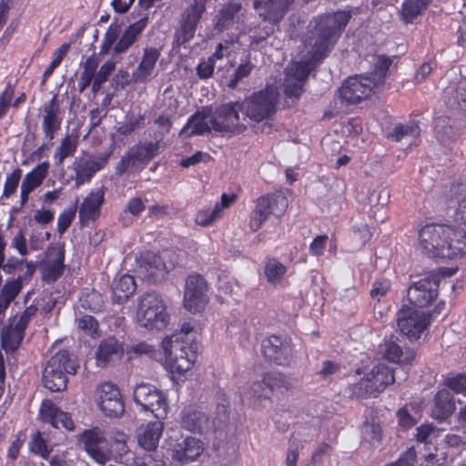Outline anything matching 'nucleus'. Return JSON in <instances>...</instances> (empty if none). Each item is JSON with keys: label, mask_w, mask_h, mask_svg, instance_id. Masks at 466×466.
<instances>
[{"label": "nucleus", "mask_w": 466, "mask_h": 466, "mask_svg": "<svg viewBox=\"0 0 466 466\" xmlns=\"http://www.w3.org/2000/svg\"><path fill=\"white\" fill-rule=\"evenodd\" d=\"M218 416L216 419H210L209 416L202 410H186L183 411L181 425L187 431L207 433L222 428L228 421V407L224 404L217 408Z\"/></svg>", "instance_id": "8"}, {"label": "nucleus", "mask_w": 466, "mask_h": 466, "mask_svg": "<svg viewBox=\"0 0 466 466\" xmlns=\"http://www.w3.org/2000/svg\"><path fill=\"white\" fill-rule=\"evenodd\" d=\"M429 5V0H405L401 4L400 16L405 24H412Z\"/></svg>", "instance_id": "38"}, {"label": "nucleus", "mask_w": 466, "mask_h": 466, "mask_svg": "<svg viewBox=\"0 0 466 466\" xmlns=\"http://www.w3.org/2000/svg\"><path fill=\"white\" fill-rule=\"evenodd\" d=\"M23 288V278L6 280L0 291V308L6 309Z\"/></svg>", "instance_id": "40"}, {"label": "nucleus", "mask_w": 466, "mask_h": 466, "mask_svg": "<svg viewBox=\"0 0 466 466\" xmlns=\"http://www.w3.org/2000/svg\"><path fill=\"white\" fill-rule=\"evenodd\" d=\"M239 111L237 102L221 105L209 119L211 128L228 137L242 133L246 127L239 123Z\"/></svg>", "instance_id": "11"}, {"label": "nucleus", "mask_w": 466, "mask_h": 466, "mask_svg": "<svg viewBox=\"0 0 466 466\" xmlns=\"http://www.w3.org/2000/svg\"><path fill=\"white\" fill-rule=\"evenodd\" d=\"M208 283L201 275H189L184 289V308L192 313L204 310L208 302Z\"/></svg>", "instance_id": "13"}, {"label": "nucleus", "mask_w": 466, "mask_h": 466, "mask_svg": "<svg viewBox=\"0 0 466 466\" xmlns=\"http://www.w3.org/2000/svg\"><path fill=\"white\" fill-rule=\"evenodd\" d=\"M351 18L350 11H337L320 15L313 19L314 38L309 51V61L290 63L285 72L283 83L284 93L288 96L299 97L303 83L309 75L311 68L320 63L337 43Z\"/></svg>", "instance_id": "1"}, {"label": "nucleus", "mask_w": 466, "mask_h": 466, "mask_svg": "<svg viewBox=\"0 0 466 466\" xmlns=\"http://www.w3.org/2000/svg\"><path fill=\"white\" fill-rule=\"evenodd\" d=\"M21 176L22 169L19 167L6 175L2 194L3 198H9L16 191Z\"/></svg>", "instance_id": "49"}, {"label": "nucleus", "mask_w": 466, "mask_h": 466, "mask_svg": "<svg viewBox=\"0 0 466 466\" xmlns=\"http://www.w3.org/2000/svg\"><path fill=\"white\" fill-rule=\"evenodd\" d=\"M380 350L383 357L391 362L400 363L409 360L407 357L403 359V351L400 346L391 340L385 341V343L381 345Z\"/></svg>", "instance_id": "47"}, {"label": "nucleus", "mask_w": 466, "mask_h": 466, "mask_svg": "<svg viewBox=\"0 0 466 466\" xmlns=\"http://www.w3.org/2000/svg\"><path fill=\"white\" fill-rule=\"evenodd\" d=\"M288 208V199L281 194H268L258 198L252 210L249 228L258 231L269 215L280 217Z\"/></svg>", "instance_id": "10"}, {"label": "nucleus", "mask_w": 466, "mask_h": 466, "mask_svg": "<svg viewBox=\"0 0 466 466\" xmlns=\"http://www.w3.org/2000/svg\"><path fill=\"white\" fill-rule=\"evenodd\" d=\"M165 364L174 379L182 380L197 360V346L193 340H182L180 335H171L162 340Z\"/></svg>", "instance_id": "3"}, {"label": "nucleus", "mask_w": 466, "mask_h": 466, "mask_svg": "<svg viewBox=\"0 0 466 466\" xmlns=\"http://www.w3.org/2000/svg\"><path fill=\"white\" fill-rule=\"evenodd\" d=\"M420 134L419 126L415 122H410L406 125H397L393 128L391 137L396 141H400L404 137L410 136L412 137H418Z\"/></svg>", "instance_id": "50"}, {"label": "nucleus", "mask_w": 466, "mask_h": 466, "mask_svg": "<svg viewBox=\"0 0 466 466\" xmlns=\"http://www.w3.org/2000/svg\"><path fill=\"white\" fill-rule=\"evenodd\" d=\"M396 371L385 364L375 365L370 373L358 383L350 386L352 395L357 398L375 397L379 392L395 382Z\"/></svg>", "instance_id": "7"}, {"label": "nucleus", "mask_w": 466, "mask_h": 466, "mask_svg": "<svg viewBox=\"0 0 466 466\" xmlns=\"http://www.w3.org/2000/svg\"><path fill=\"white\" fill-rule=\"evenodd\" d=\"M328 238L327 235H319L314 238L309 244L310 254L316 257L323 255Z\"/></svg>", "instance_id": "62"}, {"label": "nucleus", "mask_w": 466, "mask_h": 466, "mask_svg": "<svg viewBox=\"0 0 466 466\" xmlns=\"http://www.w3.org/2000/svg\"><path fill=\"white\" fill-rule=\"evenodd\" d=\"M391 65V60L386 56H379L376 63V72L369 75L378 83V86L384 83L386 72Z\"/></svg>", "instance_id": "53"}, {"label": "nucleus", "mask_w": 466, "mask_h": 466, "mask_svg": "<svg viewBox=\"0 0 466 466\" xmlns=\"http://www.w3.org/2000/svg\"><path fill=\"white\" fill-rule=\"evenodd\" d=\"M10 247L17 250L21 256H25L28 253L26 246V239L23 230H19L13 238Z\"/></svg>", "instance_id": "64"}, {"label": "nucleus", "mask_w": 466, "mask_h": 466, "mask_svg": "<svg viewBox=\"0 0 466 466\" xmlns=\"http://www.w3.org/2000/svg\"><path fill=\"white\" fill-rule=\"evenodd\" d=\"M293 0H255L254 8L259 17L271 24L279 23Z\"/></svg>", "instance_id": "27"}, {"label": "nucleus", "mask_w": 466, "mask_h": 466, "mask_svg": "<svg viewBox=\"0 0 466 466\" xmlns=\"http://www.w3.org/2000/svg\"><path fill=\"white\" fill-rule=\"evenodd\" d=\"M137 272L142 279L157 280L171 268L164 261V257H161L152 251H145L140 253L137 258Z\"/></svg>", "instance_id": "24"}, {"label": "nucleus", "mask_w": 466, "mask_h": 466, "mask_svg": "<svg viewBox=\"0 0 466 466\" xmlns=\"http://www.w3.org/2000/svg\"><path fill=\"white\" fill-rule=\"evenodd\" d=\"M39 417L43 422L56 429L74 431L75 423L71 416L58 409L51 400H45L39 410Z\"/></svg>", "instance_id": "26"}, {"label": "nucleus", "mask_w": 466, "mask_h": 466, "mask_svg": "<svg viewBox=\"0 0 466 466\" xmlns=\"http://www.w3.org/2000/svg\"><path fill=\"white\" fill-rule=\"evenodd\" d=\"M209 113L203 111H198L192 115L184 127L181 129L180 134L188 137L191 136H201L210 130V122L208 119Z\"/></svg>", "instance_id": "36"}, {"label": "nucleus", "mask_w": 466, "mask_h": 466, "mask_svg": "<svg viewBox=\"0 0 466 466\" xmlns=\"http://www.w3.org/2000/svg\"><path fill=\"white\" fill-rule=\"evenodd\" d=\"M362 439L372 444H378L381 440V427L379 422L373 419L371 420H365L361 427Z\"/></svg>", "instance_id": "45"}, {"label": "nucleus", "mask_w": 466, "mask_h": 466, "mask_svg": "<svg viewBox=\"0 0 466 466\" xmlns=\"http://www.w3.org/2000/svg\"><path fill=\"white\" fill-rule=\"evenodd\" d=\"M124 344L115 337L102 339L96 352V359L99 366L119 360L124 355Z\"/></svg>", "instance_id": "30"}, {"label": "nucleus", "mask_w": 466, "mask_h": 466, "mask_svg": "<svg viewBox=\"0 0 466 466\" xmlns=\"http://www.w3.org/2000/svg\"><path fill=\"white\" fill-rule=\"evenodd\" d=\"M419 245L429 257L461 258L466 254V231L445 224H427L419 232Z\"/></svg>", "instance_id": "2"}, {"label": "nucleus", "mask_w": 466, "mask_h": 466, "mask_svg": "<svg viewBox=\"0 0 466 466\" xmlns=\"http://www.w3.org/2000/svg\"><path fill=\"white\" fill-rule=\"evenodd\" d=\"M78 146V136L66 134L54 153V160L56 166H61L66 157L74 156Z\"/></svg>", "instance_id": "39"}, {"label": "nucleus", "mask_w": 466, "mask_h": 466, "mask_svg": "<svg viewBox=\"0 0 466 466\" xmlns=\"http://www.w3.org/2000/svg\"><path fill=\"white\" fill-rule=\"evenodd\" d=\"M67 47L68 46L66 45H64L56 51L50 65L44 71V74H43L44 81H46L53 74L54 70L61 64L63 57L66 53Z\"/></svg>", "instance_id": "60"}, {"label": "nucleus", "mask_w": 466, "mask_h": 466, "mask_svg": "<svg viewBox=\"0 0 466 466\" xmlns=\"http://www.w3.org/2000/svg\"><path fill=\"white\" fill-rule=\"evenodd\" d=\"M206 11L204 0H194L187 7L180 22V27L176 31V40L179 45L190 41L196 33L197 25Z\"/></svg>", "instance_id": "21"}, {"label": "nucleus", "mask_w": 466, "mask_h": 466, "mask_svg": "<svg viewBox=\"0 0 466 466\" xmlns=\"http://www.w3.org/2000/svg\"><path fill=\"white\" fill-rule=\"evenodd\" d=\"M127 436L123 432H117L113 440V447L116 451V461H121V458L129 451L127 443Z\"/></svg>", "instance_id": "55"}, {"label": "nucleus", "mask_w": 466, "mask_h": 466, "mask_svg": "<svg viewBox=\"0 0 466 466\" xmlns=\"http://www.w3.org/2000/svg\"><path fill=\"white\" fill-rule=\"evenodd\" d=\"M452 394L446 389L440 390L433 400L431 416L438 420H444L455 410Z\"/></svg>", "instance_id": "34"}, {"label": "nucleus", "mask_w": 466, "mask_h": 466, "mask_svg": "<svg viewBox=\"0 0 466 466\" xmlns=\"http://www.w3.org/2000/svg\"><path fill=\"white\" fill-rule=\"evenodd\" d=\"M215 68L213 57L201 61L197 66V74L201 79H207L212 76Z\"/></svg>", "instance_id": "61"}, {"label": "nucleus", "mask_w": 466, "mask_h": 466, "mask_svg": "<svg viewBox=\"0 0 466 466\" xmlns=\"http://www.w3.org/2000/svg\"><path fill=\"white\" fill-rule=\"evenodd\" d=\"M25 332L18 329L17 327L10 326L7 328L1 336L2 347L6 352H14L20 346Z\"/></svg>", "instance_id": "41"}, {"label": "nucleus", "mask_w": 466, "mask_h": 466, "mask_svg": "<svg viewBox=\"0 0 466 466\" xmlns=\"http://www.w3.org/2000/svg\"><path fill=\"white\" fill-rule=\"evenodd\" d=\"M75 210L68 209L63 211L57 218V231L63 234L71 225L75 218Z\"/></svg>", "instance_id": "63"}, {"label": "nucleus", "mask_w": 466, "mask_h": 466, "mask_svg": "<svg viewBox=\"0 0 466 466\" xmlns=\"http://www.w3.org/2000/svg\"><path fill=\"white\" fill-rule=\"evenodd\" d=\"M78 328L83 330L86 335L94 337L97 335L98 323L96 319L90 316L85 315L76 319Z\"/></svg>", "instance_id": "54"}, {"label": "nucleus", "mask_w": 466, "mask_h": 466, "mask_svg": "<svg viewBox=\"0 0 466 466\" xmlns=\"http://www.w3.org/2000/svg\"><path fill=\"white\" fill-rule=\"evenodd\" d=\"M98 64L99 62L95 56H90L86 59L83 72L81 73L78 81V88L80 92L86 90L95 79Z\"/></svg>", "instance_id": "42"}, {"label": "nucleus", "mask_w": 466, "mask_h": 466, "mask_svg": "<svg viewBox=\"0 0 466 466\" xmlns=\"http://www.w3.org/2000/svg\"><path fill=\"white\" fill-rule=\"evenodd\" d=\"M28 449L32 453L45 460L49 457L52 451V447L47 445L40 431L32 434L31 440L28 442Z\"/></svg>", "instance_id": "44"}, {"label": "nucleus", "mask_w": 466, "mask_h": 466, "mask_svg": "<svg viewBox=\"0 0 466 466\" xmlns=\"http://www.w3.org/2000/svg\"><path fill=\"white\" fill-rule=\"evenodd\" d=\"M264 357L278 365H289L293 359V348L290 339L271 335L265 338L261 343Z\"/></svg>", "instance_id": "18"}, {"label": "nucleus", "mask_w": 466, "mask_h": 466, "mask_svg": "<svg viewBox=\"0 0 466 466\" xmlns=\"http://www.w3.org/2000/svg\"><path fill=\"white\" fill-rule=\"evenodd\" d=\"M204 447L199 440L187 437L177 442L172 449V458L179 462L187 463L197 460L203 452Z\"/></svg>", "instance_id": "31"}, {"label": "nucleus", "mask_w": 466, "mask_h": 466, "mask_svg": "<svg viewBox=\"0 0 466 466\" xmlns=\"http://www.w3.org/2000/svg\"><path fill=\"white\" fill-rule=\"evenodd\" d=\"M82 306L92 311L99 310L102 306V297L96 291L88 292L85 297L81 298Z\"/></svg>", "instance_id": "58"}, {"label": "nucleus", "mask_w": 466, "mask_h": 466, "mask_svg": "<svg viewBox=\"0 0 466 466\" xmlns=\"http://www.w3.org/2000/svg\"><path fill=\"white\" fill-rule=\"evenodd\" d=\"M158 153V143H146L133 147L125 154L117 166L116 171L122 175L133 167L148 164Z\"/></svg>", "instance_id": "20"}, {"label": "nucleus", "mask_w": 466, "mask_h": 466, "mask_svg": "<svg viewBox=\"0 0 466 466\" xmlns=\"http://www.w3.org/2000/svg\"><path fill=\"white\" fill-rule=\"evenodd\" d=\"M285 380L279 373L269 372L264 374L262 380L253 381L244 392L243 398L246 400L253 401L268 400L272 396L275 388L284 386Z\"/></svg>", "instance_id": "22"}, {"label": "nucleus", "mask_w": 466, "mask_h": 466, "mask_svg": "<svg viewBox=\"0 0 466 466\" xmlns=\"http://www.w3.org/2000/svg\"><path fill=\"white\" fill-rule=\"evenodd\" d=\"M105 192L103 189L92 190L80 204L79 218L82 224H88L95 220L100 214V207L104 202Z\"/></svg>", "instance_id": "32"}, {"label": "nucleus", "mask_w": 466, "mask_h": 466, "mask_svg": "<svg viewBox=\"0 0 466 466\" xmlns=\"http://www.w3.org/2000/svg\"><path fill=\"white\" fill-rule=\"evenodd\" d=\"M65 250L62 248H50L46 258L40 264V270L43 280L48 283L57 280L65 268Z\"/></svg>", "instance_id": "25"}, {"label": "nucleus", "mask_w": 466, "mask_h": 466, "mask_svg": "<svg viewBox=\"0 0 466 466\" xmlns=\"http://www.w3.org/2000/svg\"><path fill=\"white\" fill-rule=\"evenodd\" d=\"M106 441V434L99 427L85 430L77 437L79 445L99 464H105L110 460V452L103 447Z\"/></svg>", "instance_id": "17"}, {"label": "nucleus", "mask_w": 466, "mask_h": 466, "mask_svg": "<svg viewBox=\"0 0 466 466\" xmlns=\"http://www.w3.org/2000/svg\"><path fill=\"white\" fill-rule=\"evenodd\" d=\"M390 289V282L388 279H377L370 289V297L372 299L380 301Z\"/></svg>", "instance_id": "56"}, {"label": "nucleus", "mask_w": 466, "mask_h": 466, "mask_svg": "<svg viewBox=\"0 0 466 466\" xmlns=\"http://www.w3.org/2000/svg\"><path fill=\"white\" fill-rule=\"evenodd\" d=\"M96 401L100 410L110 418L123 415L125 405L119 389L113 383L105 382L96 390Z\"/></svg>", "instance_id": "16"}, {"label": "nucleus", "mask_w": 466, "mask_h": 466, "mask_svg": "<svg viewBox=\"0 0 466 466\" xmlns=\"http://www.w3.org/2000/svg\"><path fill=\"white\" fill-rule=\"evenodd\" d=\"M279 91L273 86L253 93L241 102H237L239 110L250 123L269 121L277 112Z\"/></svg>", "instance_id": "4"}, {"label": "nucleus", "mask_w": 466, "mask_h": 466, "mask_svg": "<svg viewBox=\"0 0 466 466\" xmlns=\"http://www.w3.org/2000/svg\"><path fill=\"white\" fill-rule=\"evenodd\" d=\"M264 272L268 282L278 285L281 283L287 272V267L278 259L271 258L267 260Z\"/></svg>", "instance_id": "43"}, {"label": "nucleus", "mask_w": 466, "mask_h": 466, "mask_svg": "<svg viewBox=\"0 0 466 466\" xmlns=\"http://www.w3.org/2000/svg\"><path fill=\"white\" fill-rule=\"evenodd\" d=\"M378 87V83L369 76L349 77L341 86L339 95L349 104H358L368 98Z\"/></svg>", "instance_id": "14"}, {"label": "nucleus", "mask_w": 466, "mask_h": 466, "mask_svg": "<svg viewBox=\"0 0 466 466\" xmlns=\"http://www.w3.org/2000/svg\"><path fill=\"white\" fill-rule=\"evenodd\" d=\"M163 432V424L160 421L149 422L137 430V441L140 447L147 451L157 449Z\"/></svg>", "instance_id": "33"}, {"label": "nucleus", "mask_w": 466, "mask_h": 466, "mask_svg": "<svg viewBox=\"0 0 466 466\" xmlns=\"http://www.w3.org/2000/svg\"><path fill=\"white\" fill-rule=\"evenodd\" d=\"M133 400L141 410L150 411L156 418L166 417L168 403L165 394L150 383L141 382L133 390Z\"/></svg>", "instance_id": "9"}, {"label": "nucleus", "mask_w": 466, "mask_h": 466, "mask_svg": "<svg viewBox=\"0 0 466 466\" xmlns=\"http://www.w3.org/2000/svg\"><path fill=\"white\" fill-rule=\"evenodd\" d=\"M439 282L440 277L432 272L413 282L408 289V298L412 306L428 307L438 296Z\"/></svg>", "instance_id": "15"}, {"label": "nucleus", "mask_w": 466, "mask_h": 466, "mask_svg": "<svg viewBox=\"0 0 466 466\" xmlns=\"http://www.w3.org/2000/svg\"><path fill=\"white\" fill-rule=\"evenodd\" d=\"M77 368L76 360L68 350H58L48 360L43 370L44 386L53 392L66 390L67 375L76 374Z\"/></svg>", "instance_id": "5"}, {"label": "nucleus", "mask_w": 466, "mask_h": 466, "mask_svg": "<svg viewBox=\"0 0 466 466\" xmlns=\"http://www.w3.org/2000/svg\"><path fill=\"white\" fill-rule=\"evenodd\" d=\"M110 154L98 156L87 155L82 157H76L73 163L75 171V186L76 187L88 183L96 172L103 169L109 158Z\"/></svg>", "instance_id": "19"}, {"label": "nucleus", "mask_w": 466, "mask_h": 466, "mask_svg": "<svg viewBox=\"0 0 466 466\" xmlns=\"http://www.w3.org/2000/svg\"><path fill=\"white\" fill-rule=\"evenodd\" d=\"M144 120L145 117L143 115L130 116L127 118V120L118 127L117 131L121 135H129L139 126H141Z\"/></svg>", "instance_id": "57"}, {"label": "nucleus", "mask_w": 466, "mask_h": 466, "mask_svg": "<svg viewBox=\"0 0 466 466\" xmlns=\"http://www.w3.org/2000/svg\"><path fill=\"white\" fill-rule=\"evenodd\" d=\"M431 322L430 315L414 306H403L397 312V326L401 334L417 339Z\"/></svg>", "instance_id": "12"}, {"label": "nucleus", "mask_w": 466, "mask_h": 466, "mask_svg": "<svg viewBox=\"0 0 466 466\" xmlns=\"http://www.w3.org/2000/svg\"><path fill=\"white\" fill-rule=\"evenodd\" d=\"M242 8L239 3H228L224 5L217 15L215 29L222 32L233 25L238 21V14Z\"/></svg>", "instance_id": "37"}, {"label": "nucleus", "mask_w": 466, "mask_h": 466, "mask_svg": "<svg viewBox=\"0 0 466 466\" xmlns=\"http://www.w3.org/2000/svg\"><path fill=\"white\" fill-rule=\"evenodd\" d=\"M253 69V65L249 61L240 63L228 83L229 88H236L238 83L248 76Z\"/></svg>", "instance_id": "51"}, {"label": "nucleus", "mask_w": 466, "mask_h": 466, "mask_svg": "<svg viewBox=\"0 0 466 466\" xmlns=\"http://www.w3.org/2000/svg\"><path fill=\"white\" fill-rule=\"evenodd\" d=\"M136 283L132 276L123 275L115 279L111 285L112 299L114 303L122 305L136 291Z\"/></svg>", "instance_id": "35"}, {"label": "nucleus", "mask_w": 466, "mask_h": 466, "mask_svg": "<svg viewBox=\"0 0 466 466\" xmlns=\"http://www.w3.org/2000/svg\"><path fill=\"white\" fill-rule=\"evenodd\" d=\"M443 445L452 456H458L466 450V440L461 435L448 433L443 439Z\"/></svg>", "instance_id": "46"}, {"label": "nucleus", "mask_w": 466, "mask_h": 466, "mask_svg": "<svg viewBox=\"0 0 466 466\" xmlns=\"http://www.w3.org/2000/svg\"><path fill=\"white\" fill-rule=\"evenodd\" d=\"M15 89L11 83H8L3 91V93L0 95V118H2L7 112L11 101L14 96Z\"/></svg>", "instance_id": "59"}, {"label": "nucleus", "mask_w": 466, "mask_h": 466, "mask_svg": "<svg viewBox=\"0 0 466 466\" xmlns=\"http://www.w3.org/2000/svg\"><path fill=\"white\" fill-rule=\"evenodd\" d=\"M41 128L45 137L52 141L56 133L61 129L63 113L58 102L57 95L46 103L41 111Z\"/></svg>", "instance_id": "23"}, {"label": "nucleus", "mask_w": 466, "mask_h": 466, "mask_svg": "<svg viewBox=\"0 0 466 466\" xmlns=\"http://www.w3.org/2000/svg\"><path fill=\"white\" fill-rule=\"evenodd\" d=\"M160 56V51L155 47H147L137 68L132 73L136 83H147L154 75L156 64Z\"/></svg>", "instance_id": "29"}, {"label": "nucleus", "mask_w": 466, "mask_h": 466, "mask_svg": "<svg viewBox=\"0 0 466 466\" xmlns=\"http://www.w3.org/2000/svg\"><path fill=\"white\" fill-rule=\"evenodd\" d=\"M49 167L48 161L42 162L25 176L20 187L21 207L25 205L29 195L43 183L48 174Z\"/></svg>", "instance_id": "28"}, {"label": "nucleus", "mask_w": 466, "mask_h": 466, "mask_svg": "<svg viewBox=\"0 0 466 466\" xmlns=\"http://www.w3.org/2000/svg\"><path fill=\"white\" fill-rule=\"evenodd\" d=\"M137 321L140 327L149 330H162L169 323V314L162 297L148 292L138 299Z\"/></svg>", "instance_id": "6"}, {"label": "nucleus", "mask_w": 466, "mask_h": 466, "mask_svg": "<svg viewBox=\"0 0 466 466\" xmlns=\"http://www.w3.org/2000/svg\"><path fill=\"white\" fill-rule=\"evenodd\" d=\"M445 385L452 391L466 396V374L459 373L448 376L445 379Z\"/></svg>", "instance_id": "52"}, {"label": "nucleus", "mask_w": 466, "mask_h": 466, "mask_svg": "<svg viewBox=\"0 0 466 466\" xmlns=\"http://www.w3.org/2000/svg\"><path fill=\"white\" fill-rule=\"evenodd\" d=\"M221 218L219 208L214 206L212 208L199 210L196 214L195 222L201 227H208Z\"/></svg>", "instance_id": "48"}]
</instances>
